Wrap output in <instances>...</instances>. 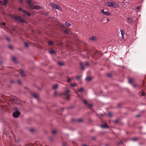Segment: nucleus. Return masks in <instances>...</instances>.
<instances>
[{"mask_svg":"<svg viewBox=\"0 0 146 146\" xmlns=\"http://www.w3.org/2000/svg\"><path fill=\"white\" fill-rule=\"evenodd\" d=\"M71 86L72 87H74L75 86V85L73 84H71Z\"/></svg>","mask_w":146,"mask_h":146,"instance_id":"nucleus-41","label":"nucleus"},{"mask_svg":"<svg viewBox=\"0 0 146 146\" xmlns=\"http://www.w3.org/2000/svg\"><path fill=\"white\" fill-rule=\"evenodd\" d=\"M19 1L20 3H23V0H19Z\"/></svg>","mask_w":146,"mask_h":146,"instance_id":"nucleus-40","label":"nucleus"},{"mask_svg":"<svg viewBox=\"0 0 146 146\" xmlns=\"http://www.w3.org/2000/svg\"><path fill=\"white\" fill-rule=\"evenodd\" d=\"M107 21H109V19H107Z\"/></svg>","mask_w":146,"mask_h":146,"instance_id":"nucleus-57","label":"nucleus"},{"mask_svg":"<svg viewBox=\"0 0 146 146\" xmlns=\"http://www.w3.org/2000/svg\"><path fill=\"white\" fill-rule=\"evenodd\" d=\"M71 80H72V79L71 78H68V79L67 81L68 82H69L70 81H71Z\"/></svg>","mask_w":146,"mask_h":146,"instance_id":"nucleus-32","label":"nucleus"},{"mask_svg":"<svg viewBox=\"0 0 146 146\" xmlns=\"http://www.w3.org/2000/svg\"><path fill=\"white\" fill-rule=\"evenodd\" d=\"M50 5L54 9H56L58 10H60V7L58 5H56L53 3H51L50 4Z\"/></svg>","mask_w":146,"mask_h":146,"instance_id":"nucleus-6","label":"nucleus"},{"mask_svg":"<svg viewBox=\"0 0 146 146\" xmlns=\"http://www.w3.org/2000/svg\"><path fill=\"white\" fill-rule=\"evenodd\" d=\"M65 25L68 27H70L71 26V24L67 22L65 23Z\"/></svg>","mask_w":146,"mask_h":146,"instance_id":"nucleus-20","label":"nucleus"},{"mask_svg":"<svg viewBox=\"0 0 146 146\" xmlns=\"http://www.w3.org/2000/svg\"><path fill=\"white\" fill-rule=\"evenodd\" d=\"M62 145L63 146H66L65 144L64 143H63L62 144Z\"/></svg>","mask_w":146,"mask_h":146,"instance_id":"nucleus-49","label":"nucleus"},{"mask_svg":"<svg viewBox=\"0 0 146 146\" xmlns=\"http://www.w3.org/2000/svg\"><path fill=\"white\" fill-rule=\"evenodd\" d=\"M84 90V89L83 88H80L79 89V91L80 92H82Z\"/></svg>","mask_w":146,"mask_h":146,"instance_id":"nucleus-25","label":"nucleus"},{"mask_svg":"<svg viewBox=\"0 0 146 146\" xmlns=\"http://www.w3.org/2000/svg\"><path fill=\"white\" fill-rule=\"evenodd\" d=\"M0 4L3 5V2L0 1Z\"/></svg>","mask_w":146,"mask_h":146,"instance_id":"nucleus-48","label":"nucleus"},{"mask_svg":"<svg viewBox=\"0 0 146 146\" xmlns=\"http://www.w3.org/2000/svg\"><path fill=\"white\" fill-rule=\"evenodd\" d=\"M101 12L102 13H103L104 15H106L108 16V15H110V13H109L108 12V11L105 12L104 11V10L103 9H102L101 10Z\"/></svg>","mask_w":146,"mask_h":146,"instance_id":"nucleus-9","label":"nucleus"},{"mask_svg":"<svg viewBox=\"0 0 146 146\" xmlns=\"http://www.w3.org/2000/svg\"><path fill=\"white\" fill-rule=\"evenodd\" d=\"M83 146H87V145H83Z\"/></svg>","mask_w":146,"mask_h":146,"instance_id":"nucleus-56","label":"nucleus"},{"mask_svg":"<svg viewBox=\"0 0 146 146\" xmlns=\"http://www.w3.org/2000/svg\"><path fill=\"white\" fill-rule=\"evenodd\" d=\"M141 95L142 96H144L145 95V93H144V92H143L142 94H141Z\"/></svg>","mask_w":146,"mask_h":146,"instance_id":"nucleus-47","label":"nucleus"},{"mask_svg":"<svg viewBox=\"0 0 146 146\" xmlns=\"http://www.w3.org/2000/svg\"><path fill=\"white\" fill-rule=\"evenodd\" d=\"M2 62L1 61H0V64H2Z\"/></svg>","mask_w":146,"mask_h":146,"instance_id":"nucleus-55","label":"nucleus"},{"mask_svg":"<svg viewBox=\"0 0 146 146\" xmlns=\"http://www.w3.org/2000/svg\"><path fill=\"white\" fill-rule=\"evenodd\" d=\"M107 76H109V77H111V75L110 74H108L107 75Z\"/></svg>","mask_w":146,"mask_h":146,"instance_id":"nucleus-39","label":"nucleus"},{"mask_svg":"<svg viewBox=\"0 0 146 146\" xmlns=\"http://www.w3.org/2000/svg\"><path fill=\"white\" fill-rule=\"evenodd\" d=\"M122 143V141H121L118 143V144L119 145H121Z\"/></svg>","mask_w":146,"mask_h":146,"instance_id":"nucleus-46","label":"nucleus"},{"mask_svg":"<svg viewBox=\"0 0 146 146\" xmlns=\"http://www.w3.org/2000/svg\"><path fill=\"white\" fill-rule=\"evenodd\" d=\"M92 79V78L90 77H88L86 78V81L89 82Z\"/></svg>","mask_w":146,"mask_h":146,"instance_id":"nucleus-15","label":"nucleus"},{"mask_svg":"<svg viewBox=\"0 0 146 146\" xmlns=\"http://www.w3.org/2000/svg\"><path fill=\"white\" fill-rule=\"evenodd\" d=\"M24 44H25V46L26 47H28V45H28V43H27V42H24Z\"/></svg>","mask_w":146,"mask_h":146,"instance_id":"nucleus-24","label":"nucleus"},{"mask_svg":"<svg viewBox=\"0 0 146 146\" xmlns=\"http://www.w3.org/2000/svg\"><path fill=\"white\" fill-rule=\"evenodd\" d=\"M11 82L12 83H14V82L12 80H11Z\"/></svg>","mask_w":146,"mask_h":146,"instance_id":"nucleus-51","label":"nucleus"},{"mask_svg":"<svg viewBox=\"0 0 146 146\" xmlns=\"http://www.w3.org/2000/svg\"><path fill=\"white\" fill-rule=\"evenodd\" d=\"M80 78V77L79 76H77L75 77L76 79L77 80H79Z\"/></svg>","mask_w":146,"mask_h":146,"instance_id":"nucleus-28","label":"nucleus"},{"mask_svg":"<svg viewBox=\"0 0 146 146\" xmlns=\"http://www.w3.org/2000/svg\"><path fill=\"white\" fill-rule=\"evenodd\" d=\"M136 116L137 117H139L140 116L138 115H136Z\"/></svg>","mask_w":146,"mask_h":146,"instance_id":"nucleus-54","label":"nucleus"},{"mask_svg":"<svg viewBox=\"0 0 146 146\" xmlns=\"http://www.w3.org/2000/svg\"><path fill=\"white\" fill-rule=\"evenodd\" d=\"M108 115L109 116L111 117V113H108Z\"/></svg>","mask_w":146,"mask_h":146,"instance_id":"nucleus-38","label":"nucleus"},{"mask_svg":"<svg viewBox=\"0 0 146 146\" xmlns=\"http://www.w3.org/2000/svg\"><path fill=\"white\" fill-rule=\"evenodd\" d=\"M105 5L109 7H115L116 4L115 2H107L105 3Z\"/></svg>","mask_w":146,"mask_h":146,"instance_id":"nucleus-5","label":"nucleus"},{"mask_svg":"<svg viewBox=\"0 0 146 146\" xmlns=\"http://www.w3.org/2000/svg\"><path fill=\"white\" fill-rule=\"evenodd\" d=\"M1 25H3L4 26L5 25V23L3 22L1 23Z\"/></svg>","mask_w":146,"mask_h":146,"instance_id":"nucleus-43","label":"nucleus"},{"mask_svg":"<svg viewBox=\"0 0 146 146\" xmlns=\"http://www.w3.org/2000/svg\"><path fill=\"white\" fill-rule=\"evenodd\" d=\"M18 10L24 14L27 15L28 16H30L31 15L30 13L29 12L21 8V7H19Z\"/></svg>","mask_w":146,"mask_h":146,"instance_id":"nucleus-3","label":"nucleus"},{"mask_svg":"<svg viewBox=\"0 0 146 146\" xmlns=\"http://www.w3.org/2000/svg\"><path fill=\"white\" fill-rule=\"evenodd\" d=\"M56 131L55 130H54L52 131V133L53 134H54L56 133Z\"/></svg>","mask_w":146,"mask_h":146,"instance_id":"nucleus-30","label":"nucleus"},{"mask_svg":"<svg viewBox=\"0 0 146 146\" xmlns=\"http://www.w3.org/2000/svg\"><path fill=\"white\" fill-rule=\"evenodd\" d=\"M50 53L51 54H54L55 53V51L54 50H51L50 51Z\"/></svg>","mask_w":146,"mask_h":146,"instance_id":"nucleus-21","label":"nucleus"},{"mask_svg":"<svg viewBox=\"0 0 146 146\" xmlns=\"http://www.w3.org/2000/svg\"><path fill=\"white\" fill-rule=\"evenodd\" d=\"M12 17L15 21H17L20 22L21 23H24L26 24L28 23V22L25 19H22L20 16L17 15H13Z\"/></svg>","mask_w":146,"mask_h":146,"instance_id":"nucleus-2","label":"nucleus"},{"mask_svg":"<svg viewBox=\"0 0 146 146\" xmlns=\"http://www.w3.org/2000/svg\"><path fill=\"white\" fill-rule=\"evenodd\" d=\"M33 96L34 98L37 100H38V97L36 94H34L33 95Z\"/></svg>","mask_w":146,"mask_h":146,"instance_id":"nucleus-16","label":"nucleus"},{"mask_svg":"<svg viewBox=\"0 0 146 146\" xmlns=\"http://www.w3.org/2000/svg\"><path fill=\"white\" fill-rule=\"evenodd\" d=\"M8 47L10 49L13 50V48L12 46L11 45H8Z\"/></svg>","mask_w":146,"mask_h":146,"instance_id":"nucleus-27","label":"nucleus"},{"mask_svg":"<svg viewBox=\"0 0 146 146\" xmlns=\"http://www.w3.org/2000/svg\"><path fill=\"white\" fill-rule=\"evenodd\" d=\"M83 101L85 105L89 107H92V104H88L87 103V102L86 100H83Z\"/></svg>","mask_w":146,"mask_h":146,"instance_id":"nucleus-8","label":"nucleus"},{"mask_svg":"<svg viewBox=\"0 0 146 146\" xmlns=\"http://www.w3.org/2000/svg\"><path fill=\"white\" fill-rule=\"evenodd\" d=\"M12 60L14 62H15V63H16L17 62V60L16 58H15V57H13Z\"/></svg>","mask_w":146,"mask_h":146,"instance_id":"nucleus-19","label":"nucleus"},{"mask_svg":"<svg viewBox=\"0 0 146 146\" xmlns=\"http://www.w3.org/2000/svg\"><path fill=\"white\" fill-rule=\"evenodd\" d=\"M3 5L4 6H5L6 5L7 3L8 2V1L7 0H3Z\"/></svg>","mask_w":146,"mask_h":146,"instance_id":"nucleus-13","label":"nucleus"},{"mask_svg":"<svg viewBox=\"0 0 146 146\" xmlns=\"http://www.w3.org/2000/svg\"><path fill=\"white\" fill-rule=\"evenodd\" d=\"M137 140V138H133L131 139V140L133 141H136Z\"/></svg>","mask_w":146,"mask_h":146,"instance_id":"nucleus-31","label":"nucleus"},{"mask_svg":"<svg viewBox=\"0 0 146 146\" xmlns=\"http://www.w3.org/2000/svg\"><path fill=\"white\" fill-rule=\"evenodd\" d=\"M32 2L33 1L31 0H27V1L28 6L31 10L39 9L42 8L41 6L32 4Z\"/></svg>","mask_w":146,"mask_h":146,"instance_id":"nucleus-1","label":"nucleus"},{"mask_svg":"<svg viewBox=\"0 0 146 146\" xmlns=\"http://www.w3.org/2000/svg\"><path fill=\"white\" fill-rule=\"evenodd\" d=\"M101 127L104 128H107L108 127V126L107 124L104 123L103 124L101 125Z\"/></svg>","mask_w":146,"mask_h":146,"instance_id":"nucleus-11","label":"nucleus"},{"mask_svg":"<svg viewBox=\"0 0 146 146\" xmlns=\"http://www.w3.org/2000/svg\"><path fill=\"white\" fill-rule=\"evenodd\" d=\"M64 32L65 33H68V32L67 30H65L64 31Z\"/></svg>","mask_w":146,"mask_h":146,"instance_id":"nucleus-44","label":"nucleus"},{"mask_svg":"<svg viewBox=\"0 0 146 146\" xmlns=\"http://www.w3.org/2000/svg\"><path fill=\"white\" fill-rule=\"evenodd\" d=\"M139 7H135V9L136 10H138L139 9Z\"/></svg>","mask_w":146,"mask_h":146,"instance_id":"nucleus-37","label":"nucleus"},{"mask_svg":"<svg viewBox=\"0 0 146 146\" xmlns=\"http://www.w3.org/2000/svg\"><path fill=\"white\" fill-rule=\"evenodd\" d=\"M6 39L8 41H10V39L8 37H6Z\"/></svg>","mask_w":146,"mask_h":146,"instance_id":"nucleus-35","label":"nucleus"},{"mask_svg":"<svg viewBox=\"0 0 146 146\" xmlns=\"http://www.w3.org/2000/svg\"><path fill=\"white\" fill-rule=\"evenodd\" d=\"M133 79H132V78H130L128 80V82L129 84H131V83H132L133 82Z\"/></svg>","mask_w":146,"mask_h":146,"instance_id":"nucleus-17","label":"nucleus"},{"mask_svg":"<svg viewBox=\"0 0 146 146\" xmlns=\"http://www.w3.org/2000/svg\"><path fill=\"white\" fill-rule=\"evenodd\" d=\"M54 95L56 96L57 94V93L56 92H55L54 93Z\"/></svg>","mask_w":146,"mask_h":146,"instance_id":"nucleus-50","label":"nucleus"},{"mask_svg":"<svg viewBox=\"0 0 146 146\" xmlns=\"http://www.w3.org/2000/svg\"><path fill=\"white\" fill-rule=\"evenodd\" d=\"M20 74H21L22 76H23V72L22 71H21Z\"/></svg>","mask_w":146,"mask_h":146,"instance_id":"nucleus-36","label":"nucleus"},{"mask_svg":"<svg viewBox=\"0 0 146 146\" xmlns=\"http://www.w3.org/2000/svg\"><path fill=\"white\" fill-rule=\"evenodd\" d=\"M30 131L31 132H33L34 131V130L33 129H30Z\"/></svg>","mask_w":146,"mask_h":146,"instance_id":"nucleus-45","label":"nucleus"},{"mask_svg":"<svg viewBox=\"0 0 146 146\" xmlns=\"http://www.w3.org/2000/svg\"><path fill=\"white\" fill-rule=\"evenodd\" d=\"M70 90H67L65 92L62 94V95L66 97V99L67 100L69 99L70 97L69 95Z\"/></svg>","mask_w":146,"mask_h":146,"instance_id":"nucleus-4","label":"nucleus"},{"mask_svg":"<svg viewBox=\"0 0 146 146\" xmlns=\"http://www.w3.org/2000/svg\"><path fill=\"white\" fill-rule=\"evenodd\" d=\"M20 115V113L18 111L14 112L13 114V116L15 118L18 117Z\"/></svg>","mask_w":146,"mask_h":146,"instance_id":"nucleus-7","label":"nucleus"},{"mask_svg":"<svg viewBox=\"0 0 146 146\" xmlns=\"http://www.w3.org/2000/svg\"><path fill=\"white\" fill-rule=\"evenodd\" d=\"M136 85H133V87H136Z\"/></svg>","mask_w":146,"mask_h":146,"instance_id":"nucleus-53","label":"nucleus"},{"mask_svg":"<svg viewBox=\"0 0 146 146\" xmlns=\"http://www.w3.org/2000/svg\"><path fill=\"white\" fill-rule=\"evenodd\" d=\"M127 20L128 21L127 23H131L132 22V19L128 17L127 18Z\"/></svg>","mask_w":146,"mask_h":146,"instance_id":"nucleus-14","label":"nucleus"},{"mask_svg":"<svg viewBox=\"0 0 146 146\" xmlns=\"http://www.w3.org/2000/svg\"><path fill=\"white\" fill-rule=\"evenodd\" d=\"M92 139L93 140H94L96 139V137H92Z\"/></svg>","mask_w":146,"mask_h":146,"instance_id":"nucleus-42","label":"nucleus"},{"mask_svg":"<svg viewBox=\"0 0 146 146\" xmlns=\"http://www.w3.org/2000/svg\"><path fill=\"white\" fill-rule=\"evenodd\" d=\"M120 32H121V34L122 36V37L123 38H124V35L125 34V33L124 32V30L123 29H121L120 30Z\"/></svg>","mask_w":146,"mask_h":146,"instance_id":"nucleus-12","label":"nucleus"},{"mask_svg":"<svg viewBox=\"0 0 146 146\" xmlns=\"http://www.w3.org/2000/svg\"><path fill=\"white\" fill-rule=\"evenodd\" d=\"M17 82L18 83L20 84H21V81L19 80H17Z\"/></svg>","mask_w":146,"mask_h":146,"instance_id":"nucleus-34","label":"nucleus"},{"mask_svg":"<svg viewBox=\"0 0 146 146\" xmlns=\"http://www.w3.org/2000/svg\"><path fill=\"white\" fill-rule=\"evenodd\" d=\"M77 121L79 122H81L82 121V119H79L77 120Z\"/></svg>","mask_w":146,"mask_h":146,"instance_id":"nucleus-33","label":"nucleus"},{"mask_svg":"<svg viewBox=\"0 0 146 146\" xmlns=\"http://www.w3.org/2000/svg\"><path fill=\"white\" fill-rule=\"evenodd\" d=\"M58 64L61 66H62L64 65V64L61 62H58Z\"/></svg>","mask_w":146,"mask_h":146,"instance_id":"nucleus-26","label":"nucleus"},{"mask_svg":"<svg viewBox=\"0 0 146 146\" xmlns=\"http://www.w3.org/2000/svg\"><path fill=\"white\" fill-rule=\"evenodd\" d=\"M96 39V37L95 36H92L90 38V40H94Z\"/></svg>","mask_w":146,"mask_h":146,"instance_id":"nucleus-18","label":"nucleus"},{"mask_svg":"<svg viewBox=\"0 0 146 146\" xmlns=\"http://www.w3.org/2000/svg\"><path fill=\"white\" fill-rule=\"evenodd\" d=\"M80 68L82 70H85V68L82 62H81L80 63Z\"/></svg>","mask_w":146,"mask_h":146,"instance_id":"nucleus-10","label":"nucleus"},{"mask_svg":"<svg viewBox=\"0 0 146 146\" xmlns=\"http://www.w3.org/2000/svg\"><path fill=\"white\" fill-rule=\"evenodd\" d=\"M100 115L101 116H102L103 115V114L102 113H101L100 114Z\"/></svg>","mask_w":146,"mask_h":146,"instance_id":"nucleus-52","label":"nucleus"},{"mask_svg":"<svg viewBox=\"0 0 146 146\" xmlns=\"http://www.w3.org/2000/svg\"><path fill=\"white\" fill-rule=\"evenodd\" d=\"M57 85H55L53 86V88L54 89H56L57 88Z\"/></svg>","mask_w":146,"mask_h":146,"instance_id":"nucleus-23","label":"nucleus"},{"mask_svg":"<svg viewBox=\"0 0 146 146\" xmlns=\"http://www.w3.org/2000/svg\"><path fill=\"white\" fill-rule=\"evenodd\" d=\"M84 65L85 66H88L89 65V64L88 62H87L84 63Z\"/></svg>","mask_w":146,"mask_h":146,"instance_id":"nucleus-29","label":"nucleus"},{"mask_svg":"<svg viewBox=\"0 0 146 146\" xmlns=\"http://www.w3.org/2000/svg\"><path fill=\"white\" fill-rule=\"evenodd\" d=\"M53 44V43L51 41H50L48 42V45L51 46Z\"/></svg>","mask_w":146,"mask_h":146,"instance_id":"nucleus-22","label":"nucleus"}]
</instances>
